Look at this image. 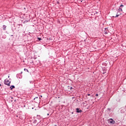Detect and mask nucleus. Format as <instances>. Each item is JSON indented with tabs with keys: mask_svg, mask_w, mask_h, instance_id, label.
<instances>
[{
	"mask_svg": "<svg viewBox=\"0 0 126 126\" xmlns=\"http://www.w3.org/2000/svg\"><path fill=\"white\" fill-rule=\"evenodd\" d=\"M42 97H43V96H42V95H40V96H39V98L40 99L41 98H42Z\"/></svg>",
	"mask_w": 126,
	"mask_h": 126,
	"instance_id": "4be33fe9",
	"label": "nucleus"
},
{
	"mask_svg": "<svg viewBox=\"0 0 126 126\" xmlns=\"http://www.w3.org/2000/svg\"><path fill=\"white\" fill-rule=\"evenodd\" d=\"M90 95H91V94H88V96H90Z\"/></svg>",
	"mask_w": 126,
	"mask_h": 126,
	"instance_id": "bb28decb",
	"label": "nucleus"
},
{
	"mask_svg": "<svg viewBox=\"0 0 126 126\" xmlns=\"http://www.w3.org/2000/svg\"><path fill=\"white\" fill-rule=\"evenodd\" d=\"M31 63H34V62L32 61V62H31Z\"/></svg>",
	"mask_w": 126,
	"mask_h": 126,
	"instance_id": "5701e85b",
	"label": "nucleus"
},
{
	"mask_svg": "<svg viewBox=\"0 0 126 126\" xmlns=\"http://www.w3.org/2000/svg\"><path fill=\"white\" fill-rule=\"evenodd\" d=\"M25 71H27V72H29V71L28 70V69L24 68Z\"/></svg>",
	"mask_w": 126,
	"mask_h": 126,
	"instance_id": "4468645a",
	"label": "nucleus"
},
{
	"mask_svg": "<svg viewBox=\"0 0 126 126\" xmlns=\"http://www.w3.org/2000/svg\"><path fill=\"white\" fill-rule=\"evenodd\" d=\"M36 98H38V97H36Z\"/></svg>",
	"mask_w": 126,
	"mask_h": 126,
	"instance_id": "72a5a7b5",
	"label": "nucleus"
},
{
	"mask_svg": "<svg viewBox=\"0 0 126 126\" xmlns=\"http://www.w3.org/2000/svg\"><path fill=\"white\" fill-rule=\"evenodd\" d=\"M57 3H58V4H60V2H59V1H57Z\"/></svg>",
	"mask_w": 126,
	"mask_h": 126,
	"instance_id": "b1692460",
	"label": "nucleus"
},
{
	"mask_svg": "<svg viewBox=\"0 0 126 126\" xmlns=\"http://www.w3.org/2000/svg\"><path fill=\"white\" fill-rule=\"evenodd\" d=\"M22 73H23V72H21L20 74H22Z\"/></svg>",
	"mask_w": 126,
	"mask_h": 126,
	"instance_id": "cd10ccee",
	"label": "nucleus"
},
{
	"mask_svg": "<svg viewBox=\"0 0 126 126\" xmlns=\"http://www.w3.org/2000/svg\"><path fill=\"white\" fill-rule=\"evenodd\" d=\"M73 89L72 87H70V90H72Z\"/></svg>",
	"mask_w": 126,
	"mask_h": 126,
	"instance_id": "412c9836",
	"label": "nucleus"
},
{
	"mask_svg": "<svg viewBox=\"0 0 126 126\" xmlns=\"http://www.w3.org/2000/svg\"><path fill=\"white\" fill-rule=\"evenodd\" d=\"M36 118L37 119V120H41V116L37 115Z\"/></svg>",
	"mask_w": 126,
	"mask_h": 126,
	"instance_id": "9b49d317",
	"label": "nucleus"
},
{
	"mask_svg": "<svg viewBox=\"0 0 126 126\" xmlns=\"http://www.w3.org/2000/svg\"><path fill=\"white\" fill-rule=\"evenodd\" d=\"M30 83H33V81H30Z\"/></svg>",
	"mask_w": 126,
	"mask_h": 126,
	"instance_id": "a878e982",
	"label": "nucleus"
},
{
	"mask_svg": "<svg viewBox=\"0 0 126 126\" xmlns=\"http://www.w3.org/2000/svg\"><path fill=\"white\" fill-rule=\"evenodd\" d=\"M0 86H1V84H0Z\"/></svg>",
	"mask_w": 126,
	"mask_h": 126,
	"instance_id": "473e14b6",
	"label": "nucleus"
},
{
	"mask_svg": "<svg viewBox=\"0 0 126 126\" xmlns=\"http://www.w3.org/2000/svg\"><path fill=\"white\" fill-rule=\"evenodd\" d=\"M96 97H98L99 96V94H95Z\"/></svg>",
	"mask_w": 126,
	"mask_h": 126,
	"instance_id": "aec40b11",
	"label": "nucleus"
},
{
	"mask_svg": "<svg viewBox=\"0 0 126 126\" xmlns=\"http://www.w3.org/2000/svg\"><path fill=\"white\" fill-rule=\"evenodd\" d=\"M11 83V82L8 80L7 79H6L4 81V84H5V85H7V86H10Z\"/></svg>",
	"mask_w": 126,
	"mask_h": 126,
	"instance_id": "f257e3e1",
	"label": "nucleus"
},
{
	"mask_svg": "<svg viewBox=\"0 0 126 126\" xmlns=\"http://www.w3.org/2000/svg\"><path fill=\"white\" fill-rule=\"evenodd\" d=\"M16 77H17V78L21 79V78H22V75H21L20 74V73L17 74L16 75Z\"/></svg>",
	"mask_w": 126,
	"mask_h": 126,
	"instance_id": "20e7f679",
	"label": "nucleus"
},
{
	"mask_svg": "<svg viewBox=\"0 0 126 126\" xmlns=\"http://www.w3.org/2000/svg\"><path fill=\"white\" fill-rule=\"evenodd\" d=\"M76 113H82V110L78 108L76 109Z\"/></svg>",
	"mask_w": 126,
	"mask_h": 126,
	"instance_id": "7ed1b4c3",
	"label": "nucleus"
},
{
	"mask_svg": "<svg viewBox=\"0 0 126 126\" xmlns=\"http://www.w3.org/2000/svg\"><path fill=\"white\" fill-rule=\"evenodd\" d=\"M32 109H34V108H32Z\"/></svg>",
	"mask_w": 126,
	"mask_h": 126,
	"instance_id": "f704fd0d",
	"label": "nucleus"
},
{
	"mask_svg": "<svg viewBox=\"0 0 126 126\" xmlns=\"http://www.w3.org/2000/svg\"><path fill=\"white\" fill-rule=\"evenodd\" d=\"M120 7H124V5L121 4V5L120 6Z\"/></svg>",
	"mask_w": 126,
	"mask_h": 126,
	"instance_id": "6ab92c4d",
	"label": "nucleus"
},
{
	"mask_svg": "<svg viewBox=\"0 0 126 126\" xmlns=\"http://www.w3.org/2000/svg\"><path fill=\"white\" fill-rule=\"evenodd\" d=\"M121 11H123V9L120 7H119V9L117 10V12H121Z\"/></svg>",
	"mask_w": 126,
	"mask_h": 126,
	"instance_id": "423d86ee",
	"label": "nucleus"
},
{
	"mask_svg": "<svg viewBox=\"0 0 126 126\" xmlns=\"http://www.w3.org/2000/svg\"><path fill=\"white\" fill-rule=\"evenodd\" d=\"M107 111H109V113L111 112V108H107Z\"/></svg>",
	"mask_w": 126,
	"mask_h": 126,
	"instance_id": "dca6fc26",
	"label": "nucleus"
},
{
	"mask_svg": "<svg viewBox=\"0 0 126 126\" xmlns=\"http://www.w3.org/2000/svg\"><path fill=\"white\" fill-rule=\"evenodd\" d=\"M102 71V74H105V73H106V71H107V69L106 68H103Z\"/></svg>",
	"mask_w": 126,
	"mask_h": 126,
	"instance_id": "39448f33",
	"label": "nucleus"
},
{
	"mask_svg": "<svg viewBox=\"0 0 126 126\" xmlns=\"http://www.w3.org/2000/svg\"><path fill=\"white\" fill-rule=\"evenodd\" d=\"M49 115H50V114H49V113L47 114V116H49Z\"/></svg>",
	"mask_w": 126,
	"mask_h": 126,
	"instance_id": "c85d7f7f",
	"label": "nucleus"
},
{
	"mask_svg": "<svg viewBox=\"0 0 126 126\" xmlns=\"http://www.w3.org/2000/svg\"><path fill=\"white\" fill-rule=\"evenodd\" d=\"M3 30H4V31L6 30V26H5V25L3 26Z\"/></svg>",
	"mask_w": 126,
	"mask_h": 126,
	"instance_id": "f8f14e48",
	"label": "nucleus"
},
{
	"mask_svg": "<svg viewBox=\"0 0 126 126\" xmlns=\"http://www.w3.org/2000/svg\"><path fill=\"white\" fill-rule=\"evenodd\" d=\"M10 90H12V89H14L15 88V86L12 85L10 87Z\"/></svg>",
	"mask_w": 126,
	"mask_h": 126,
	"instance_id": "1a4fd4ad",
	"label": "nucleus"
},
{
	"mask_svg": "<svg viewBox=\"0 0 126 126\" xmlns=\"http://www.w3.org/2000/svg\"><path fill=\"white\" fill-rule=\"evenodd\" d=\"M11 102H13L14 98H13V97H11Z\"/></svg>",
	"mask_w": 126,
	"mask_h": 126,
	"instance_id": "2eb2a0df",
	"label": "nucleus"
},
{
	"mask_svg": "<svg viewBox=\"0 0 126 126\" xmlns=\"http://www.w3.org/2000/svg\"><path fill=\"white\" fill-rule=\"evenodd\" d=\"M8 78H9V76H8Z\"/></svg>",
	"mask_w": 126,
	"mask_h": 126,
	"instance_id": "2f4dec72",
	"label": "nucleus"
},
{
	"mask_svg": "<svg viewBox=\"0 0 126 126\" xmlns=\"http://www.w3.org/2000/svg\"><path fill=\"white\" fill-rule=\"evenodd\" d=\"M38 41H41V40H42V38L41 37H38Z\"/></svg>",
	"mask_w": 126,
	"mask_h": 126,
	"instance_id": "a211bd4d",
	"label": "nucleus"
},
{
	"mask_svg": "<svg viewBox=\"0 0 126 126\" xmlns=\"http://www.w3.org/2000/svg\"><path fill=\"white\" fill-rule=\"evenodd\" d=\"M16 101V99H14V102H15Z\"/></svg>",
	"mask_w": 126,
	"mask_h": 126,
	"instance_id": "c756f323",
	"label": "nucleus"
},
{
	"mask_svg": "<svg viewBox=\"0 0 126 126\" xmlns=\"http://www.w3.org/2000/svg\"><path fill=\"white\" fill-rule=\"evenodd\" d=\"M108 123H110L111 125H114V124L116 123V121L115 120H113V119L111 118L108 120Z\"/></svg>",
	"mask_w": 126,
	"mask_h": 126,
	"instance_id": "f03ea898",
	"label": "nucleus"
},
{
	"mask_svg": "<svg viewBox=\"0 0 126 126\" xmlns=\"http://www.w3.org/2000/svg\"><path fill=\"white\" fill-rule=\"evenodd\" d=\"M11 37H13V35H11Z\"/></svg>",
	"mask_w": 126,
	"mask_h": 126,
	"instance_id": "7c9ffc66",
	"label": "nucleus"
},
{
	"mask_svg": "<svg viewBox=\"0 0 126 126\" xmlns=\"http://www.w3.org/2000/svg\"><path fill=\"white\" fill-rule=\"evenodd\" d=\"M125 111L126 110H125V109H122L121 110V113H122V114H123V113H125Z\"/></svg>",
	"mask_w": 126,
	"mask_h": 126,
	"instance_id": "ddd939ff",
	"label": "nucleus"
},
{
	"mask_svg": "<svg viewBox=\"0 0 126 126\" xmlns=\"http://www.w3.org/2000/svg\"><path fill=\"white\" fill-rule=\"evenodd\" d=\"M37 123V120H35L33 121V124H36Z\"/></svg>",
	"mask_w": 126,
	"mask_h": 126,
	"instance_id": "f3484780",
	"label": "nucleus"
},
{
	"mask_svg": "<svg viewBox=\"0 0 126 126\" xmlns=\"http://www.w3.org/2000/svg\"><path fill=\"white\" fill-rule=\"evenodd\" d=\"M38 63H40V60H37L35 62V64H38Z\"/></svg>",
	"mask_w": 126,
	"mask_h": 126,
	"instance_id": "9d476101",
	"label": "nucleus"
},
{
	"mask_svg": "<svg viewBox=\"0 0 126 126\" xmlns=\"http://www.w3.org/2000/svg\"><path fill=\"white\" fill-rule=\"evenodd\" d=\"M49 40H52V38L51 37H49Z\"/></svg>",
	"mask_w": 126,
	"mask_h": 126,
	"instance_id": "393cba45",
	"label": "nucleus"
},
{
	"mask_svg": "<svg viewBox=\"0 0 126 126\" xmlns=\"http://www.w3.org/2000/svg\"><path fill=\"white\" fill-rule=\"evenodd\" d=\"M107 30H108V28H105L104 29V34H105V35L107 34H108V32H107Z\"/></svg>",
	"mask_w": 126,
	"mask_h": 126,
	"instance_id": "6e6552de",
	"label": "nucleus"
},
{
	"mask_svg": "<svg viewBox=\"0 0 126 126\" xmlns=\"http://www.w3.org/2000/svg\"><path fill=\"white\" fill-rule=\"evenodd\" d=\"M122 14H119V12H117V15L116 16H113V17H115V18H117V17H119V16H120V15H121Z\"/></svg>",
	"mask_w": 126,
	"mask_h": 126,
	"instance_id": "0eeeda50",
	"label": "nucleus"
}]
</instances>
